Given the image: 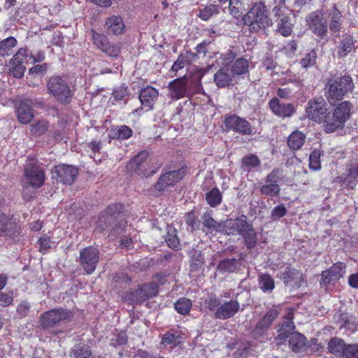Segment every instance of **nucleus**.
Segmentation results:
<instances>
[{"mask_svg":"<svg viewBox=\"0 0 358 358\" xmlns=\"http://www.w3.org/2000/svg\"><path fill=\"white\" fill-rule=\"evenodd\" d=\"M124 209L123 205L120 203H112L107 206L106 209L101 213L96 222V229L103 232L112 224L117 222L115 226L110 229L108 237L115 239L118 236L126 232L127 222L118 218Z\"/></svg>","mask_w":358,"mask_h":358,"instance_id":"nucleus-1","label":"nucleus"},{"mask_svg":"<svg viewBox=\"0 0 358 358\" xmlns=\"http://www.w3.org/2000/svg\"><path fill=\"white\" fill-rule=\"evenodd\" d=\"M352 104L348 101H343L329 112L327 121L324 125V132L331 134L343 129L347 121L351 117Z\"/></svg>","mask_w":358,"mask_h":358,"instance_id":"nucleus-2","label":"nucleus"},{"mask_svg":"<svg viewBox=\"0 0 358 358\" xmlns=\"http://www.w3.org/2000/svg\"><path fill=\"white\" fill-rule=\"evenodd\" d=\"M241 17L243 23L249 26L252 32H257L271 24L266 7L262 2L255 3L247 14Z\"/></svg>","mask_w":358,"mask_h":358,"instance_id":"nucleus-3","label":"nucleus"},{"mask_svg":"<svg viewBox=\"0 0 358 358\" xmlns=\"http://www.w3.org/2000/svg\"><path fill=\"white\" fill-rule=\"evenodd\" d=\"M153 161L149 157L148 152L143 150L129 162L127 169L139 176L149 177L156 173L160 167V164H154Z\"/></svg>","mask_w":358,"mask_h":358,"instance_id":"nucleus-4","label":"nucleus"},{"mask_svg":"<svg viewBox=\"0 0 358 358\" xmlns=\"http://www.w3.org/2000/svg\"><path fill=\"white\" fill-rule=\"evenodd\" d=\"M73 317L72 311L62 308H53L42 313L38 320L40 327L50 330L62 324L70 322Z\"/></svg>","mask_w":358,"mask_h":358,"instance_id":"nucleus-5","label":"nucleus"},{"mask_svg":"<svg viewBox=\"0 0 358 358\" xmlns=\"http://www.w3.org/2000/svg\"><path fill=\"white\" fill-rule=\"evenodd\" d=\"M186 171V166H182L178 170L161 174L156 183L150 189L152 194L155 196H161L165 190L173 187L181 180L185 176Z\"/></svg>","mask_w":358,"mask_h":358,"instance_id":"nucleus-6","label":"nucleus"},{"mask_svg":"<svg viewBox=\"0 0 358 358\" xmlns=\"http://www.w3.org/2000/svg\"><path fill=\"white\" fill-rule=\"evenodd\" d=\"M306 112L308 119L322 124L324 131V125L330 112L325 99L322 96L311 99L308 102Z\"/></svg>","mask_w":358,"mask_h":358,"instance_id":"nucleus-7","label":"nucleus"},{"mask_svg":"<svg viewBox=\"0 0 358 358\" xmlns=\"http://www.w3.org/2000/svg\"><path fill=\"white\" fill-rule=\"evenodd\" d=\"M307 28L320 39L328 34V24L324 14L320 10L312 11L305 18Z\"/></svg>","mask_w":358,"mask_h":358,"instance_id":"nucleus-8","label":"nucleus"},{"mask_svg":"<svg viewBox=\"0 0 358 358\" xmlns=\"http://www.w3.org/2000/svg\"><path fill=\"white\" fill-rule=\"evenodd\" d=\"M354 87L353 80L348 72L334 71L329 73L324 90H353Z\"/></svg>","mask_w":358,"mask_h":358,"instance_id":"nucleus-9","label":"nucleus"},{"mask_svg":"<svg viewBox=\"0 0 358 358\" xmlns=\"http://www.w3.org/2000/svg\"><path fill=\"white\" fill-rule=\"evenodd\" d=\"M23 180L28 186L38 189L45 183V171L36 164H27L24 169Z\"/></svg>","mask_w":358,"mask_h":358,"instance_id":"nucleus-10","label":"nucleus"},{"mask_svg":"<svg viewBox=\"0 0 358 358\" xmlns=\"http://www.w3.org/2000/svg\"><path fill=\"white\" fill-rule=\"evenodd\" d=\"M99 261V251L94 246H87L80 252V265L87 275L92 274L96 269Z\"/></svg>","mask_w":358,"mask_h":358,"instance_id":"nucleus-11","label":"nucleus"},{"mask_svg":"<svg viewBox=\"0 0 358 358\" xmlns=\"http://www.w3.org/2000/svg\"><path fill=\"white\" fill-rule=\"evenodd\" d=\"M158 292L159 285L154 282H150L144 283L138 289L130 292L128 294V299L130 303H142L156 296Z\"/></svg>","mask_w":358,"mask_h":358,"instance_id":"nucleus-12","label":"nucleus"},{"mask_svg":"<svg viewBox=\"0 0 358 358\" xmlns=\"http://www.w3.org/2000/svg\"><path fill=\"white\" fill-rule=\"evenodd\" d=\"M224 124L227 131H232L242 136H249L253 134L251 124L236 115L225 116Z\"/></svg>","mask_w":358,"mask_h":358,"instance_id":"nucleus-13","label":"nucleus"},{"mask_svg":"<svg viewBox=\"0 0 358 358\" xmlns=\"http://www.w3.org/2000/svg\"><path fill=\"white\" fill-rule=\"evenodd\" d=\"M357 40L350 33L343 34L335 47L334 52L338 59H344L355 52Z\"/></svg>","mask_w":358,"mask_h":358,"instance_id":"nucleus-14","label":"nucleus"},{"mask_svg":"<svg viewBox=\"0 0 358 358\" xmlns=\"http://www.w3.org/2000/svg\"><path fill=\"white\" fill-rule=\"evenodd\" d=\"M226 224L224 230V234L228 236H234L236 234L241 236L252 224L248 220L245 215L237 217L236 218H230L225 220Z\"/></svg>","mask_w":358,"mask_h":358,"instance_id":"nucleus-15","label":"nucleus"},{"mask_svg":"<svg viewBox=\"0 0 358 358\" xmlns=\"http://www.w3.org/2000/svg\"><path fill=\"white\" fill-rule=\"evenodd\" d=\"M279 314L280 312L277 308L269 309L253 329V336L255 338H258L264 336L270 329L273 322L279 316Z\"/></svg>","mask_w":358,"mask_h":358,"instance_id":"nucleus-16","label":"nucleus"},{"mask_svg":"<svg viewBox=\"0 0 358 358\" xmlns=\"http://www.w3.org/2000/svg\"><path fill=\"white\" fill-rule=\"evenodd\" d=\"M346 265L345 263L341 262L334 263L329 269L322 272L320 285L327 286L338 281L343 277Z\"/></svg>","mask_w":358,"mask_h":358,"instance_id":"nucleus-17","label":"nucleus"},{"mask_svg":"<svg viewBox=\"0 0 358 358\" xmlns=\"http://www.w3.org/2000/svg\"><path fill=\"white\" fill-rule=\"evenodd\" d=\"M52 173L56 175L58 182L70 185L76 180L78 174V169L71 165L59 164L54 166Z\"/></svg>","mask_w":358,"mask_h":358,"instance_id":"nucleus-18","label":"nucleus"},{"mask_svg":"<svg viewBox=\"0 0 358 358\" xmlns=\"http://www.w3.org/2000/svg\"><path fill=\"white\" fill-rule=\"evenodd\" d=\"M27 48H20L10 60L9 73L15 78H20L24 76L25 66L23 64L24 59L28 57Z\"/></svg>","mask_w":358,"mask_h":358,"instance_id":"nucleus-19","label":"nucleus"},{"mask_svg":"<svg viewBox=\"0 0 358 358\" xmlns=\"http://www.w3.org/2000/svg\"><path fill=\"white\" fill-rule=\"evenodd\" d=\"M280 279L287 286L293 288H299L305 282V275L303 273L291 266H287L283 272H281Z\"/></svg>","mask_w":358,"mask_h":358,"instance_id":"nucleus-20","label":"nucleus"},{"mask_svg":"<svg viewBox=\"0 0 358 358\" xmlns=\"http://www.w3.org/2000/svg\"><path fill=\"white\" fill-rule=\"evenodd\" d=\"M20 233L21 227L16 220L8 219L1 214V236L15 242L19 241Z\"/></svg>","mask_w":358,"mask_h":358,"instance_id":"nucleus-21","label":"nucleus"},{"mask_svg":"<svg viewBox=\"0 0 358 358\" xmlns=\"http://www.w3.org/2000/svg\"><path fill=\"white\" fill-rule=\"evenodd\" d=\"M327 15L329 19L330 31L331 33L340 32L343 29L344 15L336 3H332L329 9L327 10Z\"/></svg>","mask_w":358,"mask_h":358,"instance_id":"nucleus-22","label":"nucleus"},{"mask_svg":"<svg viewBox=\"0 0 358 358\" xmlns=\"http://www.w3.org/2000/svg\"><path fill=\"white\" fill-rule=\"evenodd\" d=\"M240 309V304L237 300H230L224 303H220V307L215 312L214 317L219 320H228L234 317Z\"/></svg>","mask_w":358,"mask_h":358,"instance_id":"nucleus-23","label":"nucleus"},{"mask_svg":"<svg viewBox=\"0 0 358 358\" xmlns=\"http://www.w3.org/2000/svg\"><path fill=\"white\" fill-rule=\"evenodd\" d=\"M32 102L29 99L20 100L17 105L16 114L18 121L24 124L29 123L34 117Z\"/></svg>","mask_w":358,"mask_h":358,"instance_id":"nucleus-24","label":"nucleus"},{"mask_svg":"<svg viewBox=\"0 0 358 358\" xmlns=\"http://www.w3.org/2000/svg\"><path fill=\"white\" fill-rule=\"evenodd\" d=\"M275 15L278 17L276 20L277 31L284 37L289 36L293 31V24L291 22L290 17L285 14L280 9L275 12Z\"/></svg>","mask_w":358,"mask_h":358,"instance_id":"nucleus-25","label":"nucleus"},{"mask_svg":"<svg viewBox=\"0 0 358 358\" xmlns=\"http://www.w3.org/2000/svg\"><path fill=\"white\" fill-rule=\"evenodd\" d=\"M72 81L73 76L68 74L53 76L47 83L48 90H70Z\"/></svg>","mask_w":358,"mask_h":358,"instance_id":"nucleus-26","label":"nucleus"},{"mask_svg":"<svg viewBox=\"0 0 358 358\" xmlns=\"http://www.w3.org/2000/svg\"><path fill=\"white\" fill-rule=\"evenodd\" d=\"M105 26L108 34L116 36L122 34L125 29L124 22L119 15H112L108 17L106 20Z\"/></svg>","mask_w":358,"mask_h":358,"instance_id":"nucleus-27","label":"nucleus"},{"mask_svg":"<svg viewBox=\"0 0 358 358\" xmlns=\"http://www.w3.org/2000/svg\"><path fill=\"white\" fill-rule=\"evenodd\" d=\"M269 106L275 115L280 117H290L294 113L292 104L280 103L278 98H273L269 102Z\"/></svg>","mask_w":358,"mask_h":358,"instance_id":"nucleus-28","label":"nucleus"},{"mask_svg":"<svg viewBox=\"0 0 358 358\" xmlns=\"http://www.w3.org/2000/svg\"><path fill=\"white\" fill-rule=\"evenodd\" d=\"M133 135V130L127 125L113 126L110 128L108 137L111 140L125 141Z\"/></svg>","mask_w":358,"mask_h":358,"instance_id":"nucleus-29","label":"nucleus"},{"mask_svg":"<svg viewBox=\"0 0 358 358\" xmlns=\"http://www.w3.org/2000/svg\"><path fill=\"white\" fill-rule=\"evenodd\" d=\"M182 343V337L177 331H166L162 337L160 344L169 350H173Z\"/></svg>","mask_w":358,"mask_h":358,"instance_id":"nucleus-30","label":"nucleus"},{"mask_svg":"<svg viewBox=\"0 0 358 358\" xmlns=\"http://www.w3.org/2000/svg\"><path fill=\"white\" fill-rule=\"evenodd\" d=\"M203 224L210 233L213 231L224 234L225 221L217 222L211 216L210 213H205L203 215Z\"/></svg>","mask_w":358,"mask_h":358,"instance_id":"nucleus-31","label":"nucleus"},{"mask_svg":"<svg viewBox=\"0 0 358 358\" xmlns=\"http://www.w3.org/2000/svg\"><path fill=\"white\" fill-rule=\"evenodd\" d=\"M307 344V338L299 332H293L289 339V345L294 352H303Z\"/></svg>","mask_w":358,"mask_h":358,"instance_id":"nucleus-32","label":"nucleus"},{"mask_svg":"<svg viewBox=\"0 0 358 358\" xmlns=\"http://www.w3.org/2000/svg\"><path fill=\"white\" fill-rule=\"evenodd\" d=\"M295 329V326L292 324H282L280 328L278 330V335L275 337V343L277 346L285 345L287 343V338H290L291 334Z\"/></svg>","mask_w":358,"mask_h":358,"instance_id":"nucleus-33","label":"nucleus"},{"mask_svg":"<svg viewBox=\"0 0 358 358\" xmlns=\"http://www.w3.org/2000/svg\"><path fill=\"white\" fill-rule=\"evenodd\" d=\"M50 128V122L45 120H38L30 125V135L33 137H41L45 134Z\"/></svg>","mask_w":358,"mask_h":358,"instance_id":"nucleus-34","label":"nucleus"},{"mask_svg":"<svg viewBox=\"0 0 358 358\" xmlns=\"http://www.w3.org/2000/svg\"><path fill=\"white\" fill-rule=\"evenodd\" d=\"M70 356L71 358H93V352L90 345L79 344L71 348Z\"/></svg>","mask_w":358,"mask_h":358,"instance_id":"nucleus-35","label":"nucleus"},{"mask_svg":"<svg viewBox=\"0 0 358 358\" xmlns=\"http://www.w3.org/2000/svg\"><path fill=\"white\" fill-rule=\"evenodd\" d=\"M347 345L343 339L334 337L328 343V349L331 354L336 357H341Z\"/></svg>","mask_w":358,"mask_h":358,"instance_id":"nucleus-36","label":"nucleus"},{"mask_svg":"<svg viewBox=\"0 0 358 358\" xmlns=\"http://www.w3.org/2000/svg\"><path fill=\"white\" fill-rule=\"evenodd\" d=\"M139 99L141 104L145 107H148V110H152L158 95L159 91H139Z\"/></svg>","mask_w":358,"mask_h":358,"instance_id":"nucleus-37","label":"nucleus"},{"mask_svg":"<svg viewBox=\"0 0 358 358\" xmlns=\"http://www.w3.org/2000/svg\"><path fill=\"white\" fill-rule=\"evenodd\" d=\"M91 33L93 44L103 52L108 53L110 48L108 38L102 34L97 33L94 29H92Z\"/></svg>","mask_w":358,"mask_h":358,"instance_id":"nucleus-38","label":"nucleus"},{"mask_svg":"<svg viewBox=\"0 0 358 358\" xmlns=\"http://www.w3.org/2000/svg\"><path fill=\"white\" fill-rule=\"evenodd\" d=\"M306 136L301 131H295L288 137L287 145L292 150H298L305 143Z\"/></svg>","mask_w":358,"mask_h":358,"instance_id":"nucleus-39","label":"nucleus"},{"mask_svg":"<svg viewBox=\"0 0 358 358\" xmlns=\"http://www.w3.org/2000/svg\"><path fill=\"white\" fill-rule=\"evenodd\" d=\"M258 285L259 289L264 293H271L275 288V281L268 273H262L258 275Z\"/></svg>","mask_w":358,"mask_h":358,"instance_id":"nucleus-40","label":"nucleus"},{"mask_svg":"<svg viewBox=\"0 0 358 358\" xmlns=\"http://www.w3.org/2000/svg\"><path fill=\"white\" fill-rule=\"evenodd\" d=\"M243 239L245 246L251 250L256 247L257 244V233L255 231L253 225L249 227L241 236Z\"/></svg>","mask_w":358,"mask_h":358,"instance_id":"nucleus-41","label":"nucleus"},{"mask_svg":"<svg viewBox=\"0 0 358 358\" xmlns=\"http://www.w3.org/2000/svg\"><path fill=\"white\" fill-rule=\"evenodd\" d=\"M239 264V261L236 258L224 259L219 262L217 269L222 273H233L237 269Z\"/></svg>","mask_w":358,"mask_h":358,"instance_id":"nucleus-42","label":"nucleus"},{"mask_svg":"<svg viewBox=\"0 0 358 358\" xmlns=\"http://www.w3.org/2000/svg\"><path fill=\"white\" fill-rule=\"evenodd\" d=\"M192 307V301L186 297L178 299L174 303V308L178 313L182 315H187Z\"/></svg>","mask_w":358,"mask_h":358,"instance_id":"nucleus-43","label":"nucleus"},{"mask_svg":"<svg viewBox=\"0 0 358 358\" xmlns=\"http://www.w3.org/2000/svg\"><path fill=\"white\" fill-rule=\"evenodd\" d=\"M206 200L210 207L215 208L222 203V193L217 187H215L206 194Z\"/></svg>","mask_w":358,"mask_h":358,"instance_id":"nucleus-44","label":"nucleus"},{"mask_svg":"<svg viewBox=\"0 0 358 358\" xmlns=\"http://www.w3.org/2000/svg\"><path fill=\"white\" fill-rule=\"evenodd\" d=\"M214 81L218 87L223 88L229 85L232 78L229 73L220 69L214 75Z\"/></svg>","mask_w":358,"mask_h":358,"instance_id":"nucleus-45","label":"nucleus"},{"mask_svg":"<svg viewBox=\"0 0 358 358\" xmlns=\"http://www.w3.org/2000/svg\"><path fill=\"white\" fill-rule=\"evenodd\" d=\"M243 0H229V10L230 14L236 19L243 16L244 10Z\"/></svg>","mask_w":358,"mask_h":358,"instance_id":"nucleus-46","label":"nucleus"},{"mask_svg":"<svg viewBox=\"0 0 358 358\" xmlns=\"http://www.w3.org/2000/svg\"><path fill=\"white\" fill-rule=\"evenodd\" d=\"M17 41L13 36H9L1 40V56H8L13 52V48L17 45Z\"/></svg>","mask_w":358,"mask_h":358,"instance_id":"nucleus-47","label":"nucleus"},{"mask_svg":"<svg viewBox=\"0 0 358 358\" xmlns=\"http://www.w3.org/2000/svg\"><path fill=\"white\" fill-rule=\"evenodd\" d=\"M260 164V159L255 154L245 155L241 159V166L245 169L250 170L251 169L259 166Z\"/></svg>","mask_w":358,"mask_h":358,"instance_id":"nucleus-48","label":"nucleus"},{"mask_svg":"<svg viewBox=\"0 0 358 358\" xmlns=\"http://www.w3.org/2000/svg\"><path fill=\"white\" fill-rule=\"evenodd\" d=\"M221 300L215 294H208L203 301V307L210 310L216 311L220 307Z\"/></svg>","mask_w":358,"mask_h":358,"instance_id":"nucleus-49","label":"nucleus"},{"mask_svg":"<svg viewBox=\"0 0 358 358\" xmlns=\"http://www.w3.org/2000/svg\"><path fill=\"white\" fill-rule=\"evenodd\" d=\"M248 61L246 59L241 57L235 60L231 66V71L236 75H243L248 72Z\"/></svg>","mask_w":358,"mask_h":358,"instance_id":"nucleus-50","label":"nucleus"},{"mask_svg":"<svg viewBox=\"0 0 358 358\" xmlns=\"http://www.w3.org/2000/svg\"><path fill=\"white\" fill-rule=\"evenodd\" d=\"M218 13L219 10L216 5L208 4L200 10L197 16L203 21H208L209 19H210L211 17L215 14H217Z\"/></svg>","mask_w":358,"mask_h":358,"instance_id":"nucleus-51","label":"nucleus"},{"mask_svg":"<svg viewBox=\"0 0 358 358\" xmlns=\"http://www.w3.org/2000/svg\"><path fill=\"white\" fill-rule=\"evenodd\" d=\"M340 322H342L341 328L346 329H356L358 326L357 323V318L352 315H349L346 313L340 314Z\"/></svg>","mask_w":358,"mask_h":358,"instance_id":"nucleus-52","label":"nucleus"},{"mask_svg":"<svg viewBox=\"0 0 358 358\" xmlns=\"http://www.w3.org/2000/svg\"><path fill=\"white\" fill-rule=\"evenodd\" d=\"M345 91H326L325 96L332 106H336L341 102L343 101V96Z\"/></svg>","mask_w":358,"mask_h":358,"instance_id":"nucleus-53","label":"nucleus"},{"mask_svg":"<svg viewBox=\"0 0 358 358\" xmlns=\"http://www.w3.org/2000/svg\"><path fill=\"white\" fill-rule=\"evenodd\" d=\"M259 191L263 195L274 197L279 195L280 187L277 183H266L261 186Z\"/></svg>","mask_w":358,"mask_h":358,"instance_id":"nucleus-54","label":"nucleus"},{"mask_svg":"<svg viewBox=\"0 0 358 358\" xmlns=\"http://www.w3.org/2000/svg\"><path fill=\"white\" fill-rule=\"evenodd\" d=\"M321 152L318 150L311 152L309 157V168L313 171H318L321 169Z\"/></svg>","mask_w":358,"mask_h":358,"instance_id":"nucleus-55","label":"nucleus"},{"mask_svg":"<svg viewBox=\"0 0 358 358\" xmlns=\"http://www.w3.org/2000/svg\"><path fill=\"white\" fill-rule=\"evenodd\" d=\"M317 51L315 49L311 50L306 54L304 57L300 60V64L303 68L313 66L316 64Z\"/></svg>","mask_w":358,"mask_h":358,"instance_id":"nucleus-56","label":"nucleus"},{"mask_svg":"<svg viewBox=\"0 0 358 358\" xmlns=\"http://www.w3.org/2000/svg\"><path fill=\"white\" fill-rule=\"evenodd\" d=\"M37 243L39 245V252L43 254H45L47 252H48V250L51 248V237L48 236L47 234H43L38 238Z\"/></svg>","mask_w":358,"mask_h":358,"instance_id":"nucleus-57","label":"nucleus"},{"mask_svg":"<svg viewBox=\"0 0 358 358\" xmlns=\"http://www.w3.org/2000/svg\"><path fill=\"white\" fill-rule=\"evenodd\" d=\"M54 96H55L59 101L62 103H68L70 102L73 95L72 91H50Z\"/></svg>","mask_w":358,"mask_h":358,"instance_id":"nucleus-58","label":"nucleus"},{"mask_svg":"<svg viewBox=\"0 0 358 358\" xmlns=\"http://www.w3.org/2000/svg\"><path fill=\"white\" fill-rule=\"evenodd\" d=\"M341 358H358V344H348Z\"/></svg>","mask_w":358,"mask_h":358,"instance_id":"nucleus-59","label":"nucleus"},{"mask_svg":"<svg viewBox=\"0 0 358 358\" xmlns=\"http://www.w3.org/2000/svg\"><path fill=\"white\" fill-rule=\"evenodd\" d=\"M187 83L186 76L178 78L169 83L170 90H187Z\"/></svg>","mask_w":358,"mask_h":358,"instance_id":"nucleus-60","label":"nucleus"},{"mask_svg":"<svg viewBox=\"0 0 358 358\" xmlns=\"http://www.w3.org/2000/svg\"><path fill=\"white\" fill-rule=\"evenodd\" d=\"M287 213V208L284 204H280L275 206L271 211V218L273 220H278L284 217Z\"/></svg>","mask_w":358,"mask_h":358,"instance_id":"nucleus-61","label":"nucleus"},{"mask_svg":"<svg viewBox=\"0 0 358 358\" xmlns=\"http://www.w3.org/2000/svg\"><path fill=\"white\" fill-rule=\"evenodd\" d=\"M165 241L170 248L174 250L179 249L180 241L175 233H168Z\"/></svg>","mask_w":358,"mask_h":358,"instance_id":"nucleus-62","label":"nucleus"},{"mask_svg":"<svg viewBox=\"0 0 358 358\" xmlns=\"http://www.w3.org/2000/svg\"><path fill=\"white\" fill-rule=\"evenodd\" d=\"M48 68V64L46 63L35 65L29 69L28 75L31 76L43 75L47 72Z\"/></svg>","mask_w":358,"mask_h":358,"instance_id":"nucleus-63","label":"nucleus"},{"mask_svg":"<svg viewBox=\"0 0 358 358\" xmlns=\"http://www.w3.org/2000/svg\"><path fill=\"white\" fill-rule=\"evenodd\" d=\"M334 181L341 187H345L350 189H353L356 187V180H350L348 176H337L335 178Z\"/></svg>","mask_w":358,"mask_h":358,"instance_id":"nucleus-64","label":"nucleus"}]
</instances>
